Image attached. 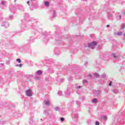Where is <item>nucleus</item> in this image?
<instances>
[{
	"label": "nucleus",
	"mask_w": 125,
	"mask_h": 125,
	"mask_svg": "<svg viewBox=\"0 0 125 125\" xmlns=\"http://www.w3.org/2000/svg\"><path fill=\"white\" fill-rule=\"evenodd\" d=\"M73 87L74 85H73V84H69L68 85L67 90H70V91H72Z\"/></svg>",
	"instance_id": "obj_13"
},
{
	"label": "nucleus",
	"mask_w": 125,
	"mask_h": 125,
	"mask_svg": "<svg viewBox=\"0 0 125 125\" xmlns=\"http://www.w3.org/2000/svg\"><path fill=\"white\" fill-rule=\"evenodd\" d=\"M17 0H14V2H15Z\"/></svg>",
	"instance_id": "obj_60"
},
{
	"label": "nucleus",
	"mask_w": 125,
	"mask_h": 125,
	"mask_svg": "<svg viewBox=\"0 0 125 125\" xmlns=\"http://www.w3.org/2000/svg\"><path fill=\"white\" fill-rule=\"evenodd\" d=\"M97 44V43L95 41H93L91 43H88V47L89 48H91V49H93L94 48V46H95Z\"/></svg>",
	"instance_id": "obj_7"
},
{
	"label": "nucleus",
	"mask_w": 125,
	"mask_h": 125,
	"mask_svg": "<svg viewBox=\"0 0 125 125\" xmlns=\"http://www.w3.org/2000/svg\"><path fill=\"white\" fill-rule=\"evenodd\" d=\"M16 61H17V62H18V63H21V59H17L16 60Z\"/></svg>",
	"instance_id": "obj_38"
},
{
	"label": "nucleus",
	"mask_w": 125,
	"mask_h": 125,
	"mask_svg": "<svg viewBox=\"0 0 125 125\" xmlns=\"http://www.w3.org/2000/svg\"><path fill=\"white\" fill-rule=\"evenodd\" d=\"M95 125H99V122L96 121V123H95Z\"/></svg>",
	"instance_id": "obj_45"
},
{
	"label": "nucleus",
	"mask_w": 125,
	"mask_h": 125,
	"mask_svg": "<svg viewBox=\"0 0 125 125\" xmlns=\"http://www.w3.org/2000/svg\"><path fill=\"white\" fill-rule=\"evenodd\" d=\"M41 121H42V119H41Z\"/></svg>",
	"instance_id": "obj_61"
},
{
	"label": "nucleus",
	"mask_w": 125,
	"mask_h": 125,
	"mask_svg": "<svg viewBox=\"0 0 125 125\" xmlns=\"http://www.w3.org/2000/svg\"><path fill=\"white\" fill-rule=\"evenodd\" d=\"M117 35L118 36H119V37H121V36H123V32H117Z\"/></svg>",
	"instance_id": "obj_32"
},
{
	"label": "nucleus",
	"mask_w": 125,
	"mask_h": 125,
	"mask_svg": "<svg viewBox=\"0 0 125 125\" xmlns=\"http://www.w3.org/2000/svg\"><path fill=\"white\" fill-rule=\"evenodd\" d=\"M34 119V114L32 113H30V117L29 118V120H30V124H32L33 123V120Z\"/></svg>",
	"instance_id": "obj_10"
},
{
	"label": "nucleus",
	"mask_w": 125,
	"mask_h": 125,
	"mask_svg": "<svg viewBox=\"0 0 125 125\" xmlns=\"http://www.w3.org/2000/svg\"><path fill=\"white\" fill-rule=\"evenodd\" d=\"M26 94L27 96H29V97L32 96V93L31 92V90H26Z\"/></svg>",
	"instance_id": "obj_14"
},
{
	"label": "nucleus",
	"mask_w": 125,
	"mask_h": 125,
	"mask_svg": "<svg viewBox=\"0 0 125 125\" xmlns=\"http://www.w3.org/2000/svg\"><path fill=\"white\" fill-rule=\"evenodd\" d=\"M48 72L50 74H53V73H54V70H53V68H49L48 69Z\"/></svg>",
	"instance_id": "obj_17"
},
{
	"label": "nucleus",
	"mask_w": 125,
	"mask_h": 125,
	"mask_svg": "<svg viewBox=\"0 0 125 125\" xmlns=\"http://www.w3.org/2000/svg\"><path fill=\"white\" fill-rule=\"evenodd\" d=\"M107 18L108 19H112L113 18V15L110 12H107Z\"/></svg>",
	"instance_id": "obj_16"
},
{
	"label": "nucleus",
	"mask_w": 125,
	"mask_h": 125,
	"mask_svg": "<svg viewBox=\"0 0 125 125\" xmlns=\"http://www.w3.org/2000/svg\"><path fill=\"white\" fill-rule=\"evenodd\" d=\"M27 4L28 5H29V6L30 5V1H27Z\"/></svg>",
	"instance_id": "obj_49"
},
{
	"label": "nucleus",
	"mask_w": 125,
	"mask_h": 125,
	"mask_svg": "<svg viewBox=\"0 0 125 125\" xmlns=\"http://www.w3.org/2000/svg\"><path fill=\"white\" fill-rule=\"evenodd\" d=\"M28 47H29V44H27V45H23L22 46V48H23L24 49H27V48H28Z\"/></svg>",
	"instance_id": "obj_27"
},
{
	"label": "nucleus",
	"mask_w": 125,
	"mask_h": 125,
	"mask_svg": "<svg viewBox=\"0 0 125 125\" xmlns=\"http://www.w3.org/2000/svg\"><path fill=\"white\" fill-rule=\"evenodd\" d=\"M35 41V37H31L29 39V43H32V42H34V41Z\"/></svg>",
	"instance_id": "obj_19"
},
{
	"label": "nucleus",
	"mask_w": 125,
	"mask_h": 125,
	"mask_svg": "<svg viewBox=\"0 0 125 125\" xmlns=\"http://www.w3.org/2000/svg\"><path fill=\"white\" fill-rule=\"evenodd\" d=\"M84 99V98L83 97H82V100H83Z\"/></svg>",
	"instance_id": "obj_53"
},
{
	"label": "nucleus",
	"mask_w": 125,
	"mask_h": 125,
	"mask_svg": "<svg viewBox=\"0 0 125 125\" xmlns=\"http://www.w3.org/2000/svg\"><path fill=\"white\" fill-rule=\"evenodd\" d=\"M76 103L78 106V110H73L72 117L73 119H78L79 118V114H78V111L80 110V106H81V103L80 101H76Z\"/></svg>",
	"instance_id": "obj_4"
},
{
	"label": "nucleus",
	"mask_w": 125,
	"mask_h": 125,
	"mask_svg": "<svg viewBox=\"0 0 125 125\" xmlns=\"http://www.w3.org/2000/svg\"><path fill=\"white\" fill-rule=\"evenodd\" d=\"M22 66H23V64H22L21 63L20 64H16L17 67H20L21 68V67H22Z\"/></svg>",
	"instance_id": "obj_37"
},
{
	"label": "nucleus",
	"mask_w": 125,
	"mask_h": 125,
	"mask_svg": "<svg viewBox=\"0 0 125 125\" xmlns=\"http://www.w3.org/2000/svg\"><path fill=\"white\" fill-rule=\"evenodd\" d=\"M112 91H113V92L114 93H119V90H118V89H114L113 90H112Z\"/></svg>",
	"instance_id": "obj_29"
},
{
	"label": "nucleus",
	"mask_w": 125,
	"mask_h": 125,
	"mask_svg": "<svg viewBox=\"0 0 125 125\" xmlns=\"http://www.w3.org/2000/svg\"><path fill=\"white\" fill-rule=\"evenodd\" d=\"M71 92H72V91L70 90H67L65 92V94L66 96H70V94H71Z\"/></svg>",
	"instance_id": "obj_15"
},
{
	"label": "nucleus",
	"mask_w": 125,
	"mask_h": 125,
	"mask_svg": "<svg viewBox=\"0 0 125 125\" xmlns=\"http://www.w3.org/2000/svg\"><path fill=\"white\" fill-rule=\"evenodd\" d=\"M77 88L78 89H80V88H82V86H78L77 87Z\"/></svg>",
	"instance_id": "obj_47"
},
{
	"label": "nucleus",
	"mask_w": 125,
	"mask_h": 125,
	"mask_svg": "<svg viewBox=\"0 0 125 125\" xmlns=\"http://www.w3.org/2000/svg\"><path fill=\"white\" fill-rule=\"evenodd\" d=\"M54 109L56 111L60 112L61 111V108L58 106H56Z\"/></svg>",
	"instance_id": "obj_22"
},
{
	"label": "nucleus",
	"mask_w": 125,
	"mask_h": 125,
	"mask_svg": "<svg viewBox=\"0 0 125 125\" xmlns=\"http://www.w3.org/2000/svg\"><path fill=\"white\" fill-rule=\"evenodd\" d=\"M0 84H3L4 83V82H3V80L0 76Z\"/></svg>",
	"instance_id": "obj_28"
},
{
	"label": "nucleus",
	"mask_w": 125,
	"mask_h": 125,
	"mask_svg": "<svg viewBox=\"0 0 125 125\" xmlns=\"http://www.w3.org/2000/svg\"><path fill=\"white\" fill-rule=\"evenodd\" d=\"M112 56H113V58H115L116 59H118V58L120 57L119 56H116L115 53H112Z\"/></svg>",
	"instance_id": "obj_25"
},
{
	"label": "nucleus",
	"mask_w": 125,
	"mask_h": 125,
	"mask_svg": "<svg viewBox=\"0 0 125 125\" xmlns=\"http://www.w3.org/2000/svg\"><path fill=\"white\" fill-rule=\"evenodd\" d=\"M64 81V79H61V82H63Z\"/></svg>",
	"instance_id": "obj_52"
},
{
	"label": "nucleus",
	"mask_w": 125,
	"mask_h": 125,
	"mask_svg": "<svg viewBox=\"0 0 125 125\" xmlns=\"http://www.w3.org/2000/svg\"><path fill=\"white\" fill-rule=\"evenodd\" d=\"M109 27H110V25L107 24V25H106V27H107V28H109Z\"/></svg>",
	"instance_id": "obj_51"
},
{
	"label": "nucleus",
	"mask_w": 125,
	"mask_h": 125,
	"mask_svg": "<svg viewBox=\"0 0 125 125\" xmlns=\"http://www.w3.org/2000/svg\"><path fill=\"white\" fill-rule=\"evenodd\" d=\"M1 5H2V6H3L4 7H6V6H7V2H6V1H1Z\"/></svg>",
	"instance_id": "obj_12"
},
{
	"label": "nucleus",
	"mask_w": 125,
	"mask_h": 125,
	"mask_svg": "<svg viewBox=\"0 0 125 125\" xmlns=\"http://www.w3.org/2000/svg\"><path fill=\"white\" fill-rule=\"evenodd\" d=\"M74 105V101H72L71 102H69L68 104V107H72Z\"/></svg>",
	"instance_id": "obj_23"
},
{
	"label": "nucleus",
	"mask_w": 125,
	"mask_h": 125,
	"mask_svg": "<svg viewBox=\"0 0 125 125\" xmlns=\"http://www.w3.org/2000/svg\"><path fill=\"white\" fill-rule=\"evenodd\" d=\"M61 122H64V121H65V119L63 117L61 118Z\"/></svg>",
	"instance_id": "obj_41"
},
{
	"label": "nucleus",
	"mask_w": 125,
	"mask_h": 125,
	"mask_svg": "<svg viewBox=\"0 0 125 125\" xmlns=\"http://www.w3.org/2000/svg\"><path fill=\"white\" fill-rule=\"evenodd\" d=\"M101 77L102 78H103V79H105V78H106V74L105 73L103 74Z\"/></svg>",
	"instance_id": "obj_36"
},
{
	"label": "nucleus",
	"mask_w": 125,
	"mask_h": 125,
	"mask_svg": "<svg viewBox=\"0 0 125 125\" xmlns=\"http://www.w3.org/2000/svg\"><path fill=\"white\" fill-rule=\"evenodd\" d=\"M87 64H88V62H85L84 65V66H87Z\"/></svg>",
	"instance_id": "obj_46"
},
{
	"label": "nucleus",
	"mask_w": 125,
	"mask_h": 125,
	"mask_svg": "<svg viewBox=\"0 0 125 125\" xmlns=\"http://www.w3.org/2000/svg\"><path fill=\"white\" fill-rule=\"evenodd\" d=\"M49 15L50 20L52 21L56 17V11L54 9H52L49 12Z\"/></svg>",
	"instance_id": "obj_6"
},
{
	"label": "nucleus",
	"mask_w": 125,
	"mask_h": 125,
	"mask_svg": "<svg viewBox=\"0 0 125 125\" xmlns=\"http://www.w3.org/2000/svg\"><path fill=\"white\" fill-rule=\"evenodd\" d=\"M6 64H7V65H9V64H10V61H7Z\"/></svg>",
	"instance_id": "obj_43"
},
{
	"label": "nucleus",
	"mask_w": 125,
	"mask_h": 125,
	"mask_svg": "<svg viewBox=\"0 0 125 125\" xmlns=\"http://www.w3.org/2000/svg\"><path fill=\"white\" fill-rule=\"evenodd\" d=\"M31 0V1H36V0Z\"/></svg>",
	"instance_id": "obj_55"
},
{
	"label": "nucleus",
	"mask_w": 125,
	"mask_h": 125,
	"mask_svg": "<svg viewBox=\"0 0 125 125\" xmlns=\"http://www.w3.org/2000/svg\"><path fill=\"white\" fill-rule=\"evenodd\" d=\"M96 94H97L98 96H99V95H100V91L96 90Z\"/></svg>",
	"instance_id": "obj_33"
},
{
	"label": "nucleus",
	"mask_w": 125,
	"mask_h": 125,
	"mask_svg": "<svg viewBox=\"0 0 125 125\" xmlns=\"http://www.w3.org/2000/svg\"><path fill=\"white\" fill-rule=\"evenodd\" d=\"M106 90H107L106 89H105V91H106Z\"/></svg>",
	"instance_id": "obj_64"
},
{
	"label": "nucleus",
	"mask_w": 125,
	"mask_h": 125,
	"mask_svg": "<svg viewBox=\"0 0 125 125\" xmlns=\"http://www.w3.org/2000/svg\"><path fill=\"white\" fill-rule=\"evenodd\" d=\"M44 5L46 7H49V2L48 1H45L44 2Z\"/></svg>",
	"instance_id": "obj_18"
},
{
	"label": "nucleus",
	"mask_w": 125,
	"mask_h": 125,
	"mask_svg": "<svg viewBox=\"0 0 125 125\" xmlns=\"http://www.w3.org/2000/svg\"><path fill=\"white\" fill-rule=\"evenodd\" d=\"M61 32L57 30L55 34L52 37V39L55 40V44H64V42L61 41Z\"/></svg>",
	"instance_id": "obj_3"
},
{
	"label": "nucleus",
	"mask_w": 125,
	"mask_h": 125,
	"mask_svg": "<svg viewBox=\"0 0 125 125\" xmlns=\"http://www.w3.org/2000/svg\"><path fill=\"white\" fill-rule=\"evenodd\" d=\"M56 55H59V54H57V53H55Z\"/></svg>",
	"instance_id": "obj_59"
},
{
	"label": "nucleus",
	"mask_w": 125,
	"mask_h": 125,
	"mask_svg": "<svg viewBox=\"0 0 125 125\" xmlns=\"http://www.w3.org/2000/svg\"><path fill=\"white\" fill-rule=\"evenodd\" d=\"M9 19H13V15L9 16Z\"/></svg>",
	"instance_id": "obj_42"
},
{
	"label": "nucleus",
	"mask_w": 125,
	"mask_h": 125,
	"mask_svg": "<svg viewBox=\"0 0 125 125\" xmlns=\"http://www.w3.org/2000/svg\"><path fill=\"white\" fill-rule=\"evenodd\" d=\"M92 102L93 103H95V104L97 103L98 102L97 99L95 98L93 99Z\"/></svg>",
	"instance_id": "obj_31"
},
{
	"label": "nucleus",
	"mask_w": 125,
	"mask_h": 125,
	"mask_svg": "<svg viewBox=\"0 0 125 125\" xmlns=\"http://www.w3.org/2000/svg\"><path fill=\"white\" fill-rule=\"evenodd\" d=\"M5 123V121H3V124H4Z\"/></svg>",
	"instance_id": "obj_58"
},
{
	"label": "nucleus",
	"mask_w": 125,
	"mask_h": 125,
	"mask_svg": "<svg viewBox=\"0 0 125 125\" xmlns=\"http://www.w3.org/2000/svg\"><path fill=\"white\" fill-rule=\"evenodd\" d=\"M1 26L5 27V28H8V27H9V23L7 22L3 21L1 24Z\"/></svg>",
	"instance_id": "obj_9"
},
{
	"label": "nucleus",
	"mask_w": 125,
	"mask_h": 125,
	"mask_svg": "<svg viewBox=\"0 0 125 125\" xmlns=\"http://www.w3.org/2000/svg\"><path fill=\"white\" fill-rule=\"evenodd\" d=\"M73 21H75V22H79V23H81L80 21H83V20L81 19L80 17H77V18L73 19Z\"/></svg>",
	"instance_id": "obj_11"
},
{
	"label": "nucleus",
	"mask_w": 125,
	"mask_h": 125,
	"mask_svg": "<svg viewBox=\"0 0 125 125\" xmlns=\"http://www.w3.org/2000/svg\"><path fill=\"white\" fill-rule=\"evenodd\" d=\"M88 77H89V78H90V79H91V78H92V76H91V74H89Z\"/></svg>",
	"instance_id": "obj_50"
},
{
	"label": "nucleus",
	"mask_w": 125,
	"mask_h": 125,
	"mask_svg": "<svg viewBox=\"0 0 125 125\" xmlns=\"http://www.w3.org/2000/svg\"><path fill=\"white\" fill-rule=\"evenodd\" d=\"M69 81H72L73 80V77L70 76L68 79Z\"/></svg>",
	"instance_id": "obj_40"
},
{
	"label": "nucleus",
	"mask_w": 125,
	"mask_h": 125,
	"mask_svg": "<svg viewBox=\"0 0 125 125\" xmlns=\"http://www.w3.org/2000/svg\"><path fill=\"white\" fill-rule=\"evenodd\" d=\"M73 39V38H71V41H72Z\"/></svg>",
	"instance_id": "obj_62"
},
{
	"label": "nucleus",
	"mask_w": 125,
	"mask_h": 125,
	"mask_svg": "<svg viewBox=\"0 0 125 125\" xmlns=\"http://www.w3.org/2000/svg\"><path fill=\"white\" fill-rule=\"evenodd\" d=\"M88 125H91L93 124V121H91V120H88L87 121Z\"/></svg>",
	"instance_id": "obj_26"
},
{
	"label": "nucleus",
	"mask_w": 125,
	"mask_h": 125,
	"mask_svg": "<svg viewBox=\"0 0 125 125\" xmlns=\"http://www.w3.org/2000/svg\"><path fill=\"white\" fill-rule=\"evenodd\" d=\"M72 125H75V124H72Z\"/></svg>",
	"instance_id": "obj_56"
},
{
	"label": "nucleus",
	"mask_w": 125,
	"mask_h": 125,
	"mask_svg": "<svg viewBox=\"0 0 125 125\" xmlns=\"http://www.w3.org/2000/svg\"><path fill=\"white\" fill-rule=\"evenodd\" d=\"M119 20H121V19H122V16L120 15L119 16Z\"/></svg>",
	"instance_id": "obj_48"
},
{
	"label": "nucleus",
	"mask_w": 125,
	"mask_h": 125,
	"mask_svg": "<svg viewBox=\"0 0 125 125\" xmlns=\"http://www.w3.org/2000/svg\"><path fill=\"white\" fill-rule=\"evenodd\" d=\"M124 28H125V23H122V24H121V29H124Z\"/></svg>",
	"instance_id": "obj_35"
},
{
	"label": "nucleus",
	"mask_w": 125,
	"mask_h": 125,
	"mask_svg": "<svg viewBox=\"0 0 125 125\" xmlns=\"http://www.w3.org/2000/svg\"><path fill=\"white\" fill-rule=\"evenodd\" d=\"M10 11H11V9H10Z\"/></svg>",
	"instance_id": "obj_63"
},
{
	"label": "nucleus",
	"mask_w": 125,
	"mask_h": 125,
	"mask_svg": "<svg viewBox=\"0 0 125 125\" xmlns=\"http://www.w3.org/2000/svg\"><path fill=\"white\" fill-rule=\"evenodd\" d=\"M112 81H110V83H109V84H108V85L109 86H111V85H112Z\"/></svg>",
	"instance_id": "obj_44"
},
{
	"label": "nucleus",
	"mask_w": 125,
	"mask_h": 125,
	"mask_svg": "<svg viewBox=\"0 0 125 125\" xmlns=\"http://www.w3.org/2000/svg\"><path fill=\"white\" fill-rule=\"evenodd\" d=\"M104 120H105V121H107V116H103Z\"/></svg>",
	"instance_id": "obj_39"
},
{
	"label": "nucleus",
	"mask_w": 125,
	"mask_h": 125,
	"mask_svg": "<svg viewBox=\"0 0 125 125\" xmlns=\"http://www.w3.org/2000/svg\"><path fill=\"white\" fill-rule=\"evenodd\" d=\"M17 8L21 10V11H24V8L23 5H21V4H18L16 6Z\"/></svg>",
	"instance_id": "obj_8"
},
{
	"label": "nucleus",
	"mask_w": 125,
	"mask_h": 125,
	"mask_svg": "<svg viewBox=\"0 0 125 125\" xmlns=\"http://www.w3.org/2000/svg\"><path fill=\"white\" fill-rule=\"evenodd\" d=\"M29 18H30V16H29ZM27 23L28 25H30V29H31V31L33 32L34 34H37V33H39V26L37 25V24L38 23L37 21H36L34 19H32L30 21V19H29Z\"/></svg>",
	"instance_id": "obj_2"
},
{
	"label": "nucleus",
	"mask_w": 125,
	"mask_h": 125,
	"mask_svg": "<svg viewBox=\"0 0 125 125\" xmlns=\"http://www.w3.org/2000/svg\"><path fill=\"white\" fill-rule=\"evenodd\" d=\"M43 103L45 105H47V106H49V105H50V103H49V101H48L45 100L43 101Z\"/></svg>",
	"instance_id": "obj_21"
},
{
	"label": "nucleus",
	"mask_w": 125,
	"mask_h": 125,
	"mask_svg": "<svg viewBox=\"0 0 125 125\" xmlns=\"http://www.w3.org/2000/svg\"><path fill=\"white\" fill-rule=\"evenodd\" d=\"M83 84H84V85H86V84L88 83V81H87V80L85 79H84L83 81Z\"/></svg>",
	"instance_id": "obj_24"
},
{
	"label": "nucleus",
	"mask_w": 125,
	"mask_h": 125,
	"mask_svg": "<svg viewBox=\"0 0 125 125\" xmlns=\"http://www.w3.org/2000/svg\"><path fill=\"white\" fill-rule=\"evenodd\" d=\"M58 95H59V96H62V91H59V92H58Z\"/></svg>",
	"instance_id": "obj_34"
},
{
	"label": "nucleus",
	"mask_w": 125,
	"mask_h": 125,
	"mask_svg": "<svg viewBox=\"0 0 125 125\" xmlns=\"http://www.w3.org/2000/svg\"><path fill=\"white\" fill-rule=\"evenodd\" d=\"M42 35L44 36L43 41L44 42H47L49 41V39L51 38V35L47 32H44L42 33Z\"/></svg>",
	"instance_id": "obj_5"
},
{
	"label": "nucleus",
	"mask_w": 125,
	"mask_h": 125,
	"mask_svg": "<svg viewBox=\"0 0 125 125\" xmlns=\"http://www.w3.org/2000/svg\"><path fill=\"white\" fill-rule=\"evenodd\" d=\"M36 74L38 76H42V70H38L36 72Z\"/></svg>",
	"instance_id": "obj_20"
},
{
	"label": "nucleus",
	"mask_w": 125,
	"mask_h": 125,
	"mask_svg": "<svg viewBox=\"0 0 125 125\" xmlns=\"http://www.w3.org/2000/svg\"><path fill=\"white\" fill-rule=\"evenodd\" d=\"M70 37H71V36H70V35H68L67 38H70Z\"/></svg>",
	"instance_id": "obj_57"
},
{
	"label": "nucleus",
	"mask_w": 125,
	"mask_h": 125,
	"mask_svg": "<svg viewBox=\"0 0 125 125\" xmlns=\"http://www.w3.org/2000/svg\"><path fill=\"white\" fill-rule=\"evenodd\" d=\"M94 76L96 77V78H99L100 75L99 74H98V73H95L94 74Z\"/></svg>",
	"instance_id": "obj_30"
},
{
	"label": "nucleus",
	"mask_w": 125,
	"mask_h": 125,
	"mask_svg": "<svg viewBox=\"0 0 125 125\" xmlns=\"http://www.w3.org/2000/svg\"><path fill=\"white\" fill-rule=\"evenodd\" d=\"M75 37H77V36H73V39H74V38H75Z\"/></svg>",
	"instance_id": "obj_54"
},
{
	"label": "nucleus",
	"mask_w": 125,
	"mask_h": 125,
	"mask_svg": "<svg viewBox=\"0 0 125 125\" xmlns=\"http://www.w3.org/2000/svg\"><path fill=\"white\" fill-rule=\"evenodd\" d=\"M29 14H25L24 18L23 20L21 21V24L20 25V30L18 31H16L17 34H19V33H22V32H24L26 31V30H28V29H30L29 25H27L26 24H28V21H29Z\"/></svg>",
	"instance_id": "obj_1"
}]
</instances>
